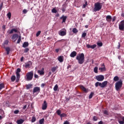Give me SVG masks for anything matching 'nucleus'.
I'll return each instance as SVG.
<instances>
[{"label": "nucleus", "instance_id": "nucleus-1", "mask_svg": "<svg viewBox=\"0 0 124 124\" xmlns=\"http://www.w3.org/2000/svg\"><path fill=\"white\" fill-rule=\"evenodd\" d=\"M76 60L78 61L79 64H83L85 62V55L84 53L79 54L76 57Z\"/></svg>", "mask_w": 124, "mask_h": 124}, {"label": "nucleus", "instance_id": "nucleus-2", "mask_svg": "<svg viewBox=\"0 0 124 124\" xmlns=\"http://www.w3.org/2000/svg\"><path fill=\"white\" fill-rule=\"evenodd\" d=\"M32 78H33V71L28 72L25 77L26 81H31Z\"/></svg>", "mask_w": 124, "mask_h": 124}, {"label": "nucleus", "instance_id": "nucleus-3", "mask_svg": "<svg viewBox=\"0 0 124 124\" xmlns=\"http://www.w3.org/2000/svg\"><path fill=\"white\" fill-rule=\"evenodd\" d=\"M123 87V80H120L119 81H117L115 83V90L119 92L122 89Z\"/></svg>", "mask_w": 124, "mask_h": 124}, {"label": "nucleus", "instance_id": "nucleus-4", "mask_svg": "<svg viewBox=\"0 0 124 124\" xmlns=\"http://www.w3.org/2000/svg\"><path fill=\"white\" fill-rule=\"evenodd\" d=\"M101 8H102V5H101V3L97 2L95 3V7L94 8L93 11L95 12H96V11H99Z\"/></svg>", "mask_w": 124, "mask_h": 124}, {"label": "nucleus", "instance_id": "nucleus-5", "mask_svg": "<svg viewBox=\"0 0 124 124\" xmlns=\"http://www.w3.org/2000/svg\"><path fill=\"white\" fill-rule=\"evenodd\" d=\"M20 72H21V69L18 68L16 69V83H18L19 82L20 80V78L21 77L20 76Z\"/></svg>", "mask_w": 124, "mask_h": 124}, {"label": "nucleus", "instance_id": "nucleus-6", "mask_svg": "<svg viewBox=\"0 0 124 124\" xmlns=\"http://www.w3.org/2000/svg\"><path fill=\"white\" fill-rule=\"evenodd\" d=\"M118 122L120 124H124V116L119 115L117 117Z\"/></svg>", "mask_w": 124, "mask_h": 124}, {"label": "nucleus", "instance_id": "nucleus-7", "mask_svg": "<svg viewBox=\"0 0 124 124\" xmlns=\"http://www.w3.org/2000/svg\"><path fill=\"white\" fill-rule=\"evenodd\" d=\"M59 34V35H61V36H64L66 35V29L63 28L62 30H60Z\"/></svg>", "mask_w": 124, "mask_h": 124}, {"label": "nucleus", "instance_id": "nucleus-8", "mask_svg": "<svg viewBox=\"0 0 124 124\" xmlns=\"http://www.w3.org/2000/svg\"><path fill=\"white\" fill-rule=\"evenodd\" d=\"M96 79L97 81L101 82L104 80V76L103 75H99L96 76Z\"/></svg>", "mask_w": 124, "mask_h": 124}, {"label": "nucleus", "instance_id": "nucleus-9", "mask_svg": "<svg viewBox=\"0 0 124 124\" xmlns=\"http://www.w3.org/2000/svg\"><path fill=\"white\" fill-rule=\"evenodd\" d=\"M47 106H48V104L47 103V102L46 100H45L44 101V103L42 104V110H46V109H47Z\"/></svg>", "mask_w": 124, "mask_h": 124}, {"label": "nucleus", "instance_id": "nucleus-10", "mask_svg": "<svg viewBox=\"0 0 124 124\" xmlns=\"http://www.w3.org/2000/svg\"><path fill=\"white\" fill-rule=\"evenodd\" d=\"M33 93H40V87H35L33 88Z\"/></svg>", "mask_w": 124, "mask_h": 124}, {"label": "nucleus", "instance_id": "nucleus-11", "mask_svg": "<svg viewBox=\"0 0 124 124\" xmlns=\"http://www.w3.org/2000/svg\"><path fill=\"white\" fill-rule=\"evenodd\" d=\"M18 37L19 35H18L17 34H14L11 37V39H12V40H15V41H16L17 38H18Z\"/></svg>", "mask_w": 124, "mask_h": 124}, {"label": "nucleus", "instance_id": "nucleus-12", "mask_svg": "<svg viewBox=\"0 0 124 124\" xmlns=\"http://www.w3.org/2000/svg\"><path fill=\"white\" fill-rule=\"evenodd\" d=\"M32 65V62L31 61H29L28 62L25 63V67L28 68V67H30V66H31Z\"/></svg>", "mask_w": 124, "mask_h": 124}, {"label": "nucleus", "instance_id": "nucleus-13", "mask_svg": "<svg viewBox=\"0 0 124 124\" xmlns=\"http://www.w3.org/2000/svg\"><path fill=\"white\" fill-rule=\"evenodd\" d=\"M79 88H80V89H81V90H82V91L84 92V93H88V89H86L85 87H84V86H83L82 85H79Z\"/></svg>", "mask_w": 124, "mask_h": 124}, {"label": "nucleus", "instance_id": "nucleus-14", "mask_svg": "<svg viewBox=\"0 0 124 124\" xmlns=\"http://www.w3.org/2000/svg\"><path fill=\"white\" fill-rule=\"evenodd\" d=\"M106 21L110 23L112 21V16L110 15H108L106 16Z\"/></svg>", "mask_w": 124, "mask_h": 124}, {"label": "nucleus", "instance_id": "nucleus-15", "mask_svg": "<svg viewBox=\"0 0 124 124\" xmlns=\"http://www.w3.org/2000/svg\"><path fill=\"white\" fill-rule=\"evenodd\" d=\"M77 55V52H76V51H74L71 52V53L70 55V57H71V58H74L75 57H76Z\"/></svg>", "mask_w": 124, "mask_h": 124}, {"label": "nucleus", "instance_id": "nucleus-16", "mask_svg": "<svg viewBox=\"0 0 124 124\" xmlns=\"http://www.w3.org/2000/svg\"><path fill=\"white\" fill-rule=\"evenodd\" d=\"M14 32H18V30L16 29H13L10 31H9V30L8 31V32H9V34H12V33H13Z\"/></svg>", "mask_w": 124, "mask_h": 124}, {"label": "nucleus", "instance_id": "nucleus-17", "mask_svg": "<svg viewBox=\"0 0 124 124\" xmlns=\"http://www.w3.org/2000/svg\"><path fill=\"white\" fill-rule=\"evenodd\" d=\"M8 43H9L8 40H5L2 44V47L3 48H5V45H8Z\"/></svg>", "mask_w": 124, "mask_h": 124}, {"label": "nucleus", "instance_id": "nucleus-18", "mask_svg": "<svg viewBox=\"0 0 124 124\" xmlns=\"http://www.w3.org/2000/svg\"><path fill=\"white\" fill-rule=\"evenodd\" d=\"M102 66H104V67L99 68V70H100V72H103V71H105V70H106V68H105V65H104V63L102 64Z\"/></svg>", "mask_w": 124, "mask_h": 124}, {"label": "nucleus", "instance_id": "nucleus-19", "mask_svg": "<svg viewBox=\"0 0 124 124\" xmlns=\"http://www.w3.org/2000/svg\"><path fill=\"white\" fill-rule=\"evenodd\" d=\"M108 84V81H105L101 83L102 85V88H105L106 86H107V84Z\"/></svg>", "mask_w": 124, "mask_h": 124}, {"label": "nucleus", "instance_id": "nucleus-20", "mask_svg": "<svg viewBox=\"0 0 124 124\" xmlns=\"http://www.w3.org/2000/svg\"><path fill=\"white\" fill-rule=\"evenodd\" d=\"M67 18V16H62L61 17H60V19L62 20V23H65V21H66Z\"/></svg>", "mask_w": 124, "mask_h": 124}, {"label": "nucleus", "instance_id": "nucleus-21", "mask_svg": "<svg viewBox=\"0 0 124 124\" xmlns=\"http://www.w3.org/2000/svg\"><path fill=\"white\" fill-rule=\"evenodd\" d=\"M25 87L27 90H30V89H32V84H26Z\"/></svg>", "mask_w": 124, "mask_h": 124}, {"label": "nucleus", "instance_id": "nucleus-22", "mask_svg": "<svg viewBox=\"0 0 124 124\" xmlns=\"http://www.w3.org/2000/svg\"><path fill=\"white\" fill-rule=\"evenodd\" d=\"M38 73L40 75H44V68H43L41 70H38Z\"/></svg>", "mask_w": 124, "mask_h": 124}, {"label": "nucleus", "instance_id": "nucleus-23", "mask_svg": "<svg viewBox=\"0 0 124 124\" xmlns=\"http://www.w3.org/2000/svg\"><path fill=\"white\" fill-rule=\"evenodd\" d=\"M95 86L96 87V88H97V87H100V88H102V84H101V82H96L95 84Z\"/></svg>", "mask_w": 124, "mask_h": 124}, {"label": "nucleus", "instance_id": "nucleus-24", "mask_svg": "<svg viewBox=\"0 0 124 124\" xmlns=\"http://www.w3.org/2000/svg\"><path fill=\"white\" fill-rule=\"evenodd\" d=\"M29 46V43L28 42H25L23 45H22V47H23V48H27V47Z\"/></svg>", "mask_w": 124, "mask_h": 124}, {"label": "nucleus", "instance_id": "nucleus-25", "mask_svg": "<svg viewBox=\"0 0 124 124\" xmlns=\"http://www.w3.org/2000/svg\"><path fill=\"white\" fill-rule=\"evenodd\" d=\"M24 122H25L24 120L19 119V120H18L16 121V123H17V124H23L24 123Z\"/></svg>", "mask_w": 124, "mask_h": 124}, {"label": "nucleus", "instance_id": "nucleus-26", "mask_svg": "<svg viewBox=\"0 0 124 124\" xmlns=\"http://www.w3.org/2000/svg\"><path fill=\"white\" fill-rule=\"evenodd\" d=\"M65 9H66V4H64L62 5V12H64L65 11Z\"/></svg>", "mask_w": 124, "mask_h": 124}, {"label": "nucleus", "instance_id": "nucleus-27", "mask_svg": "<svg viewBox=\"0 0 124 124\" xmlns=\"http://www.w3.org/2000/svg\"><path fill=\"white\" fill-rule=\"evenodd\" d=\"M58 61L60 62H63V56H59L58 57Z\"/></svg>", "mask_w": 124, "mask_h": 124}, {"label": "nucleus", "instance_id": "nucleus-28", "mask_svg": "<svg viewBox=\"0 0 124 124\" xmlns=\"http://www.w3.org/2000/svg\"><path fill=\"white\" fill-rule=\"evenodd\" d=\"M4 48L5 49L6 51L7 52V55H9V53L10 52V47H5Z\"/></svg>", "mask_w": 124, "mask_h": 124}, {"label": "nucleus", "instance_id": "nucleus-29", "mask_svg": "<svg viewBox=\"0 0 124 124\" xmlns=\"http://www.w3.org/2000/svg\"><path fill=\"white\" fill-rule=\"evenodd\" d=\"M93 95H94V93L91 92L89 96V99H91V98H93Z\"/></svg>", "mask_w": 124, "mask_h": 124}, {"label": "nucleus", "instance_id": "nucleus-30", "mask_svg": "<svg viewBox=\"0 0 124 124\" xmlns=\"http://www.w3.org/2000/svg\"><path fill=\"white\" fill-rule=\"evenodd\" d=\"M73 33H77L78 32V30L77 28H73L72 30Z\"/></svg>", "mask_w": 124, "mask_h": 124}, {"label": "nucleus", "instance_id": "nucleus-31", "mask_svg": "<svg viewBox=\"0 0 124 124\" xmlns=\"http://www.w3.org/2000/svg\"><path fill=\"white\" fill-rule=\"evenodd\" d=\"M11 80L12 82H14L16 80V77L15 76H12L11 78Z\"/></svg>", "mask_w": 124, "mask_h": 124}, {"label": "nucleus", "instance_id": "nucleus-32", "mask_svg": "<svg viewBox=\"0 0 124 124\" xmlns=\"http://www.w3.org/2000/svg\"><path fill=\"white\" fill-rule=\"evenodd\" d=\"M59 88V86L57 85V84L55 85L53 90L55 92H57V91H58V89Z\"/></svg>", "mask_w": 124, "mask_h": 124}, {"label": "nucleus", "instance_id": "nucleus-33", "mask_svg": "<svg viewBox=\"0 0 124 124\" xmlns=\"http://www.w3.org/2000/svg\"><path fill=\"white\" fill-rule=\"evenodd\" d=\"M3 88H4V84L3 83L0 84V91H1V90H2Z\"/></svg>", "mask_w": 124, "mask_h": 124}, {"label": "nucleus", "instance_id": "nucleus-34", "mask_svg": "<svg viewBox=\"0 0 124 124\" xmlns=\"http://www.w3.org/2000/svg\"><path fill=\"white\" fill-rule=\"evenodd\" d=\"M56 113H57V115H58V116H60L62 114V111H61V110L58 109L57 110Z\"/></svg>", "mask_w": 124, "mask_h": 124}, {"label": "nucleus", "instance_id": "nucleus-35", "mask_svg": "<svg viewBox=\"0 0 124 124\" xmlns=\"http://www.w3.org/2000/svg\"><path fill=\"white\" fill-rule=\"evenodd\" d=\"M44 122H45L44 118H42V119L39 120V124H44Z\"/></svg>", "mask_w": 124, "mask_h": 124}, {"label": "nucleus", "instance_id": "nucleus-36", "mask_svg": "<svg viewBox=\"0 0 124 124\" xmlns=\"http://www.w3.org/2000/svg\"><path fill=\"white\" fill-rule=\"evenodd\" d=\"M113 80L114 81H115V82H117V81H119V77L118 76L114 77V78H113Z\"/></svg>", "mask_w": 124, "mask_h": 124}, {"label": "nucleus", "instance_id": "nucleus-37", "mask_svg": "<svg viewBox=\"0 0 124 124\" xmlns=\"http://www.w3.org/2000/svg\"><path fill=\"white\" fill-rule=\"evenodd\" d=\"M56 70H57V67L54 66L51 68V71L53 73L55 72V71H56Z\"/></svg>", "mask_w": 124, "mask_h": 124}, {"label": "nucleus", "instance_id": "nucleus-38", "mask_svg": "<svg viewBox=\"0 0 124 124\" xmlns=\"http://www.w3.org/2000/svg\"><path fill=\"white\" fill-rule=\"evenodd\" d=\"M21 35H19L18 39L17 40V44H20V42H21Z\"/></svg>", "mask_w": 124, "mask_h": 124}, {"label": "nucleus", "instance_id": "nucleus-39", "mask_svg": "<svg viewBox=\"0 0 124 124\" xmlns=\"http://www.w3.org/2000/svg\"><path fill=\"white\" fill-rule=\"evenodd\" d=\"M98 120V118H97V116H94L93 117V121L94 122H96V121H97Z\"/></svg>", "mask_w": 124, "mask_h": 124}, {"label": "nucleus", "instance_id": "nucleus-40", "mask_svg": "<svg viewBox=\"0 0 124 124\" xmlns=\"http://www.w3.org/2000/svg\"><path fill=\"white\" fill-rule=\"evenodd\" d=\"M86 36H87V33L83 32L81 35V37H82V38H85Z\"/></svg>", "mask_w": 124, "mask_h": 124}, {"label": "nucleus", "instance_id": "nucleus-41", "mask_svg": "<svg viewBox=\"0 0 124 124\" xmlns=\"http://www.w3.org/2000/svg\"><path fill=\"white\" fill-rule=\"evenodd\" d=\"M97 45L99 46V47H102V46L103 45V44L102 42H98L97 43Z\"/></svg>", "mask_w": 124, "mask_h": 124}, {"label": "nucleus", "instance_id": "nucleus-42", "mask_svg": "<svg viewBox=\"0 0 124 124\" xmlns=\"http://www.w3.org/2000/svg\"><path fill=\"white\" fill-rule=\"evenodd\" d=\"M7 16L8 17L9 19H10L11 18V13L9 12L7 14Z\"/></svg>", "mask_w": 124, "mask_h": 124}, {"label": "nucleus", "instance_id": "nucleus-43", "mask_svg": "<svg viewBox=\"0 0 124 124\" xmlns=\"http://www.w3.org/2000/svg\"><path fill=\"white\" fill-rule=\"evenodd\" d=\"M98 68H97V67H95L94 68V72L95 73H98Z\"/></svg>", "mask_w": 124, "mask_h": 124}, {"label": "nucleus", "instance_id": "nucleus-44", "mask_svg": "<svg viewBox=\"0 0 124 124\" xmlns=\"http://www.w3.org/2000/svg\"><path fill=\"white\" fill-rule=\"evenodd\" d=\"M40 33H41V31H38L37 33H36V36L37 37H38V36H39V35H40Z\"/></svg>", "mask_w": 124, "mask_h": 124}, {"label": "nucleus", "instance_id": "nucleus-45", "mask_svg": "<svg viewBox=\"0 0 124 124\" xmlns=\"http://www.w3.org/2000/svg\"><path fill=\"white\" fill-rule=\"evenodd\" d=\"M36 121V118L35 117H32V120H31V123H34Z\"/></svg>", "mask_w": 124, "mask_h": 124}, {"label": "nucleus", "instance_id": "nucleus-46", "mask_svg": "<svg viewBox=\"0 0 124 124\" xmlns=\"http://www.w3.org/2000/svg\"><path fill=\"white\" fill-rule=\"evenodd\" d=\"M61 118H63V117H66V114L65 113H62L60 115Z\"/></svg>", "mask_w": 124, "mask_h": 124}, {"label": "nucleus", "instance_id": "nucleus-47", "mask_svg": "<svg viewBox=\"0 0 124 124\" xmlns=\"http://www.w3.org/2000/svg\"><path fill=\"white\" fill-rule=\"evenodd\" d=\"M29 51H30V49L29 48H26L24 49V53H28V52H29Z\"/></svg>", "mask_w": 124, "mask_h": 124}, {"label": "nucleus", "instance_id": "nucleus-48", "mask_svg": "<svg viewBox=\"0 0 124 124\" xmlns=\"http://www.w3.org/2000/svg\"><path fill=\"white\" fill-rule=\"evenodd\" d=\"M52 13H57V10H56V8H53L52 10Z\"/></svg>", "mask_w": 124, "mask_h": 124}, {"label": "nucleus", "instance_id": "nucleus-49", "mask_svg": "<svg viewBox=\"0 0 124 124\" xmlns=\"http://www.w3.org/2000/svg\"><path fill=\"white\" fill-rule=\"evenodd\" d=\"M104 115H109V114L108 113V111H107V110L104 111Z\"/></svg>", "mask_w": 124, "mask_h": 124}, {"label": "nucleus", "instance_id": "nucleus-50", "mask_svg": "<svg viewBox=\"0 0 124 124\" xmlns=\"http://www.w3.org/2000/svg\"><path fill=\"white\" fill-rule=\"evenodd\" d=\"M95 47H96V45L94 44V45L91 46V49H94V48H95Z\"/></svg>", "mask_w": 124, "mask_h": 124}, {"label": "nucleus", "instance_id": "nucleus-51", "mask_svg": "<svg viewBox=\"0 0 124 124\" xmlns=\"http://www.w3.org/2000/svg\"><path fill=\"white\" fill-rule=\"evenodd\" d=\"M2 6H3V2L1 3V4H0V11L2 9Z\"/></svg>", "mask_w": 124, "mask_h": 124}, {"label": "nucleus", "instance_id": "nucleus-52", "mask_svg": "<svg viewBox=\"0 0 124 124\" xmlns=\"http://www.w3.org/2000/svg\"><path fill=\"white\" fill-rule=\"evenodd\" d=\"M28 12V11L26 9H24L23 10V13L24 14H27V13Z\"/></svg>", "mask_w": 124, "mask_h": 124}, {"label": "nucleus", "instance_id": "nucleus-53", "mask_svg": "<svg viewBox=\"0 0 124 124\" xmlns=\"http://www.w3.org/2000/svg\"><path fill=\"white\" fill-rule=\"evenodd\" d=\"M14 114H18L19 113V110H16L14 111Z\"/></svg>", "mask_w": 124, "mask_h": 124}, {"label": "nucleus", "instance_id": "nucleus-54", "mask_svg": "<svg viewBox=\"0 0 124 124\" xmlns=\"http://www.w3.org/2000/svg\"><path fill=\"white\" fill-rule=\"evenodd\" d=\"M91 46H91V45H89V44H88V45H86V47H87V48H88V49H89V48H91Z\"/></svg>", "mask_w": 124, "mask_h": 124}, {"label": "nucleus", "instance_id": "nucleus-55", "mask_svg": "<svg viewBox=\"0 0 124 124\" xmlns=\"http://www.w3.org/2000/svg\"><path fill=\"white\" fill-rule=\"evenodd\" d=\"M116 16L113 17L112 18V22H115V21H116Z\"/></svg>", "mask_w": 124, "mask_h": 124}, {"label": "nucleus", "instance_id": "nucleus-56", "mask_svg": "<svg viewBox=\"0 0 124 124\" xmlns=\"http://www.w3.org/2000/svg\"><path fill=\"white\" fill-rule=\"evenodd\" d=\"M41 87L42 88H44L45 87V83H42L41 85Z\"/></svg>", "mask_w": 124, "mask_h": 124}, {"label": "nucleus", "instance_id": "nucleus-57", "mask_svg": "<svg viewBox=\"0 0 124 124\" xmlns=\"http://www.w3.org/2000/svg\"><path fill=\"white\" fill-rule=\"evenodd\" d=\"M118 49H120V48H121V43H118Z\"/></svg>", "mask_w": 124, "mask_h": 124}, {"label": "nucleus", "instance_id": "nucleus-58", "mask_svg": "<svg viewBox=\"0 0 124 124\" xmlns=\"http://www.w3.org/2000/svg\"><path fill=\"white\" fill-rule=\"evenodd\" d=\"M5 25H3L2 27V29L3 30H4V31H5Z\"/></svg>", "mask_w": 124, "mask_h": 124}, {"label": "nucleus", "instance_id": "nucleus-59", "mask_svg": "<svg viewBox=\"0 0 124 124\" xmlns=\"http://www.w3.org/2000/svg\"><path fill=\"white\" fill-rule=\"evenodd\" d=\"M34 78H38V75L36 74H34Z\"/></svg>", "mask_w": 124, "mask_h": 124}, {"label": "nucleus", "instance_id": "nucleus-60", "mask_svg": "<svg viewBox=\"0 0 124 124\" xmlns=\"http://www.w3.org/2000/svg\"><path fill=\"white\" fill-rule=\"evenodd\" d=\"M59 49H58V48L55 49V52H56V53H59Z\"/></svg>", "mask_w": 124, "mask_h": 124}, {"label": "nucleus", "instance_id": "nucleus-61", "mask_svg": "<svg viewBox=\"0 0 124 124\" xmlns=\"http://www.w3.org/2000/svg\"><path fill=\"white\" fill-rule=\"evenodd\" d=\"M21 62H23L24 61V57H22L20 59Z\"/></svg>", "mask_w": 124, "mask_h": 124}, {"label": "nucleus", "instance_id": "nucleus-62", "mask_svg": "<svg viewBox=\"0 0 124 124\" xmlns=\"http://www.w3.org/2000/svg\"><path fill=\"white\" fill-rule=\"evenodd\" d=\"M98 124H103V122L101 121L98 122Z\"/></svg>", "mask_w": 124, "mask_h": 124}, {"label": "nucleus", "instance_id": "nucleus-63", "mask_svg": "<svg viewBox=\"0 0 124 124\" xmlns=\"http://www.w3.org/2000/svg\"><path fill=\"white\" fill-rule=\"evenodd\" d=\"M26 108H27V105H25L23 108V109H24V110H25V109H26Z\"/></svg>", "mask_w": 124, "mask_h": 124}, {"label": "nucleus", "instance_id": "nucleus-64", "mask_svg": "<svg viewBox=\"0 0 124 124\" xmlns=\"http://www.w3.org/2000/svg\"><path fill=\"white\" fill-rule=\"evenodd\" d=\"M86 7H87V5L86 4H83V8H86Z\"/></svg>", "mask_w": 124, "mask_h": 124}]
</instances>
